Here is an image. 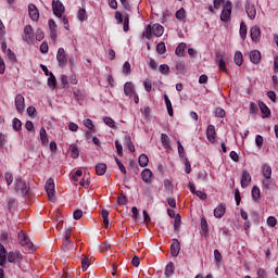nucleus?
<instances>
[{"label": "nucleus", "instance_id": "nucleus-1", "mask_svg": "<svg viewBox=\"0 0 278 278\" xmlns=\"http://www.w3.org/2000/svg\"><path fill=\"white\" fill-rule=\"evenodd\" d=\"M163 35H164V26H162L160 24H153L152 26L148 25L146 27L144 33H143V36L146 38H148V40H151L152 36H155L156 38H160Z\"/></svg>", "mask_w": 278, "mask_h": 278}, {"label": "nucleus", "instance_id": "nucleus-2", "mask_svg": "<svg viewBox=\"0 0 278 278\" xmlns=\"http://www.w3.org/2000/svg\"><path fill=\"white\" fill-rule=\"evenodd\" d=\"M15 191L17 194H21L22 197H27L29 192V184L27 181L23 180V178H16L15 179Z\"/></svg>", "mask_w": 278, "mask_h": 278}, {"label": "nucleus", "instance_id": "nucleus-3", "mask_svg": "<svg viewBox=\"0 0 278 278\" xmlns=\"http://www.w3.org/2000/svg\"><path fill=\"white\" fill-rule=\"evenodd\" d=\"M49 201L55 203V182L52 178H49L45 186Z\"/></svg>", "mask_w": 278, "mask_h": 278}, {"label": "nucleus", "instance_id": "nucleus-4", "mask_svg": "<svg viewBox=\"0 0 278 278\" xmlns=\"http://www.w3.org/2000/svg\"><path fill=\"white\" fill-rule=\"evenodd\" d=\"M56 60L61 68H65L66 64H68V54L66 53L64 48H59L56 52Z\"/></svg>", "mask_w": 278, "mask_h": 278}, {"label": "nucleus", "instance_id": "nucleus-5", "mask_svg": "<svg viewBox=\"0 0 278 278\" xmlns=\"http://www.w3.org/2000/svg\"><path fill=\"white\" fill-rule=\"evenodd\" d=\"M65 8L62 1L60 0H52V12L54 16H58V18H62V15L64 14Z\"/></svg>", "mask_w": 278, "mask_h": 278}, {"label": "nucleus", "instance_id": "nucleus-6", "mask_svg": "<svg viewBox=\"0 0 278 278\" xmlns=\"http://www.w3.org/2000/svg\"><path fill=\"white\" fill-rule=\"evenodd\" d=\"M245 12L250 21H255V17L257 16V8H255L253 2L245 3Z\"/></svg>", "mask_w": 278, "mask_h": 278}, {"label": "nucleus", "instance_id": "nucleus-7", "mask_svg": "<svg viewBox=\"0 0 278 278\" xmlns=\"http://www.w3.org/2000/svg\"><path fill=\"white\" fill-rule=\"evenodd\" d=\"M231 16V1H227L220 14V21L227 23Z\"/></svg>", "mask_w": 278, "mask_h": 278}, {"label": "nucleus", "instance_id": "nucleus-8", "mask_svg": "<svg viewBox=\"0 0 278 278\" xmlns=\"http://www.w3.org/2000/svg\"><path fill=\"white\" fill-rule=\"evenodd\" d=\"M15 108L18 114H23V112H25V97L21 93L15 96Z\"/></svg>", "mask_w": 278, "mask_h": 278}, {"label": "nucleus", "instance_id": "nucleus-9", "mask_svg": "<svg viewBox=\"0 0 278 278\" xmlns=\"http://www.w3.org/2000/svg\"><path fill=\"white\" fill-rule=\"evenodd\" d=\"M28 14L31 21L38 22L40 18V13L38 12V8H36V4L30 3L28 5Z\"/></svg>", "mask_w": 278, "mask_h": 278}, {"label": "nucleus", "instance_id": "nucleus-10", "mask_svg": "<svg viewBox=\"0 0 278 278\" xmlns=\"http://www.w3.org/2000/svg\"><path fill=\"white\" fill-rule=\"evenodd\" d=\"M206 138L211 144L216 142V127L214 125H208L206 129Z\"/></svg>", "mask_w": 278, "mask_h": 278}, {"label": "nucleus", "instance_id": "nucleus-11", "mask_svg": "<svg viewBox=\"0 0 278 278\" xmlns=\"http://www.w3.org/2000/svg\"><path fill=\"white\" fill-rule=\"evenodd\" d=\"M48 25L50 29V38L55 42V40H58V24H55V21L49 20Z\"/></svg>", "mask_w": 278, "mask_h": 278}, {"label": "nucleus", "instance_id": "nucleus-12", "mask_svg": "<svg viewBox=\"0 0 278 278\" xmlns=\"http://www.w3.org/2000/svg\"><path fill=\"white\" fill-rule=\"evenodd\" d=\"M24 40L26 42H34V28L31 25H27L24 28Z\"/></svg>", "mask_w": 278, "mask_h": 278}, {"label": "nucleus", "instance_id": "nucleus-13", "mask_svg": "<svg viewBox=\"0 0 278 278\" xmlns=\"http://www.w3.org/2000/svg\"><path fill=\"white\" fill-rule=\"evenodd\" d=\"M179 251H181V244L179 243V240L173 239V243L170 245L172 256L177 257V255H179Z\"/></svg>", "mask_w": 278, "mask_h": 278}, {"label": "nucleus", "instance_id": "nucleus-14", "mask_svg": "<svg viewBox=\"0 0 278 278\" xmlns=\"http://www.w3.org/2000/svg\"><path fill=\"white\" fill-rule=\"evenodd\" d=\"M250 36L253 42H260V36H262V30L258 28V26H253L250 29Z\"/></svg>", "mask_w": 278, "mask_h": 278}, {"label": "nucleus", "instance_id": "nucleus-15", "mask_svg": "<svg viewBox=\"0 0 278 278\" xmlns=\"http://www.w3.org/2000/svg\"><path fill=\"white\" fill-rule=\"evenodd\" d=\"M83 124L88 129L86 131V136H90V134H94V131H97V128L94 127V124L92 123V119L86 118L83 121Z\"/></svg>", "mask_w": 278, "mask_h": 278}, {"label": "nucleus", "instance_id": "nucleus-16", "mask_svg": "<svg viewBox=\"0 0 278 278\" xmlns=\"http://www.w3.org/2000/svg\"><path fill=\"white\" fill-rule=\"evenodd\" d=\"M250 184H251V174L247 170H243L241 176V187L249 188Z\"/></svg>", "mask_w": 278, "mask_h": 278}, {"label": "nucleus", "instance_id": "nucleus-17", "mask_svg": "<svg viewBox=\"0 0 278 278\" xmlns=\"http://www.w3.org/2000/svg\"><path fill=\"white\" fill-rule=\"evenodd\" d=\"M250 61L252 64H260L262 61V53L258 50H254L250 52Z\"/></svg>", "mask_w": 278, "mask_h": 278}, {"label": "nucleus", "instance_id": "nucleus-18", "mask_svg": "<svg viewBox=\"0 0 278 278\" xmlns=\"http://www.w3.org/2000/svg\"><path fill=\"white\" fill-rule=\"evenodd\" d=\"M258 108L261 110V113L263 114V118L270 117V109L268 108V105H266V103L258 101Z\"/></svg>", "mask_w": 278, "mask_h": 278}, {"label": "nucleus", "instance_id": "nucleus-19", "mask_svg": "<svg viewBox=\"0 0 278 278\" xmlns=\"http://www.w3.org/2000/svg\"><path fill=\"white\" fill-rule=\"evenodd\" d=\"M8 261V250L5 247L0 243V266H5V262Z\"/></svg>", "mask_w": 278, "mask_h": 278}, {"label": "nucleus", "instance_id": "nucleus-20", "mask_svg": "<svg viewBox=\"0 0 278 278\" xmlns=\"http://www.w3.org/2000/svg\"><path fill=\"white\" fill-rule=\"evenodd\" d=\"M227 210V206L225 204H219L215 210H214V216L215 218H223L225 216V212Z\"/></svg>", "mask_w": 278, "mask_h": 278}, {"label": "nucleus", "instance_id": "nucleus-21", "mask_svg": "<svg viewBox=\"0 0 278 278\" xmlns=\"http://www.w3.org/2000/svg\"><path fill=\"white\" fill-rule=\"evenodd\" d=\"M153 177V172L151 169L146 168L141 173V178L146 184H151V179Z\"/></svg>", "mask_w": 278, "mask_h": 278}, {"label": "nucleus", "instance_id": "nucleus-22", "mask_svg": "<svg viewBox=\"0 0 278 278\" xmlns=\"http://www.w3.org/2000/svg\"><path fill=\"white\" fill-rule=\"evenodd\" d=\"M262 174L265 179H270L273 177V168L268 164H263L262 166Z\"/></svg>", "mask_w": 278, "mask_h": 278}, {"label": "nucleus", "instance_id": "nucleus-23", "mask_svg": "<svg viewBox=\"0 0 278 278\" xmlns=\"http://www.w3.org/2000/svg\"><path fill=\"white\" fill-rule=\"evenodd\" d=\"M17 238L20 240V244L22 247H27V244H29V238L27 237V235L25 233V231L21 230L17 235Z\"/></svg>", "mask_w": 278, "mask_h": 278}, {"label": "nucleus", "instance_id": "nucleus-24", "mask_svg": "<svg viewBox=\"0 0 278 278\" xmlns=\"http://www.w3.org/2000/svg\"><path fill=\"white\" fill-rule=\"evenodd\" d=\"M68 151L73 160H77V157H79V147H77V144L75 143L71 144L68 148Z\"/></svg>", "mask_w": 278, "mask_h": 278}, {"label": "nucleus", "instance_id": "nucleus-25", "mask_svg": "<svg viewBox=\"0 0 278 278\" xmlns=\"http://www.w3.org/2000/svg\"><path fill=\"white\" fill-rule=\"evenodd\" d=\"M21 260V253L18 252H9L8 253V262L11 264H14L15 262H20Z\"/></svg>", "mask_w": 278, "mask_h": 278}, {"label": "nucleus", "instance_id": "nucleus-26", "mask_svg": "<svg viewBox=\"0 0 278 278\" xmlns=\"http://www.w3.org/2000/svg\"><path fill=\"white\" fill-rule=\"evenodd\" d=\"M40 140L43 147H49V137L47 136V130L45 127L40 129Z\"/></svg>", "mask_w": 278, "mask_h": 278}, {"label": "nucleus", "instance_id": "nucleus-27", "mask_svg": "<svg viewBox=\"0 0 278 278\" xmlns=\"http://www.w3.org/2000/svg\"><path fill=\"white\" fill-rule=\"evenodd\" d=\"M136 91H134V84L131 83H126L124 85V93L126 94V97H130L135 93Z\"/></svg>", "mask_w": 278, "mask_h": 278}, {"label": "nucleus", "instance_id": "nucleus-28", "mask_svg": "<svg viewBox=\"0 0 278 278\" xmlns=\"http://www.w3.org/2000/svg\"><path fill=\"white\" fill-rule=\"evenodd\" d=\"M262 191H260V187L254 186L252 188V199L255 201V203H260V198H261Z\"/></svg>", "mask_w": 278, "mask_h": 278}, {"label": "nucleus", "instance_id": "nucleus-29", "mask_svg": "<svg viewBox=\"0 0 278 278\" xmlns=\"http://www.w3.org/2000/svg\"><path fill=\"white\" fill-rule=\"evenodd\" d=\"M101 216H102V218H103V225H104L105 229H108V227H110V218H109V216H110V211H108V210H102V211H101Z\"/></svg>", "mask_w": 278, "mask_h": 278}, {"label": "nucleus", "instance_id": "nucleus-30", "mask_svg": "<svg viewBox=\"0 0 278 278\" xmlns=\"http://www.w3.org/2000/svg\"><path fill=\"white\" fill-rule=\"evenodd\" d=\"M165 275L167 277H173L175 275V264L173 262H169L165 267Z\"/></svg>", "mask_w": 278, "mask_h": 278}, {"label": "nucleus", "instance_id": "nucleus-31", "mask_svg": "<svg viewBox=\"0 0 278 278\" xmlns=\"http://www.w3.org/2000/svg\"><path fill=\"white\" fill-rule=\"evenodd\" d=\"M161 142L164 149H170V139L168 138V135L161 134Z\"/></svg>", "mask_w": 278, "mask_h": 278}, {"label": "nucleus", "instance_id": "nucleus-32", "mask_svg": "<svg viewBox=\"0 0 278 278\" xmlns=\"http://www.w3.org/2000/svg\"><path fill=\"white\" fill-rule=\"evenodd\" d=\"M105 170H108V165H105L104 163H100L96 166L97 175H105Z\"/></svg>", "mask_w": 278, "mask_h": 278}, {"label": "nucleus", "instance_id": "nucleus-33", "mask_svg": "<svg viewBox=\"0 0 278 278\" xmlns=\"http://www.w3.org/2000/svg\"><path fill=\"white\" fill-rule=\"evenodd\" d=\"M184 51H186V43L180 42L177 46L175 53H176V55H178V58H184Z\"/></svg>", "mask_w": 278, "mask_h": 278}, {"label": "nucleus", "instance_id": "nucleus-34", "mask_svg": "<svg viewBox=\"0 0 278 278\" xmlns=\"http://www.w3.org/2000/svg\"><path fill=\"white\" fill-rule=\"evenodd\" d=\"M263 186L267 189V190H270L273 188H275V180L274 179H270V178H265L263 181H262Z\"/></svg>", "mask_w": 278, "mask_h": 278}, {"label": "nucleus", "instance_id": "nucleus-35", "mask_svg": "<svg viewBox=\"0 0 278 278\" xmlns=\"http://www.w3.org/2000/svg\"><path fill=\"white\" fill-rule=\"evenodd\" d=\"M49 78H48V86L50 88H55L58 86V80L55 79V75L53 73H49Z\"/></svg>", "mask_w": 278, "mask_h": 278}, {"label": "nucleus", "instance_id": "nucleus-36", "mask_svg": "<svg viewBox=\"0 0 278 278\" xmlns=\"http://www.w3.org/2000/svg\"><path fill=\"white\" fill-rule=\"evenodd\" d=\"M149 164V156H147V154H141L139 156V166H141V168H144V166H148Z\"/></svg>", "mask_w": 278, "mask_h": 278}, {"label": "nucleus", "instance_id": "nucleus-37", "mask_svg": "<svg viewBox=\"0 0 278 278\" xmlns=\"http://www.w3.org/2000/svg\"><path fill=\"white\" fill-rule=\"evenodd\" d=\"M103 123L106 124L108 127H111V129H115L116 128V122H114L112 119V117H110V116L103 117Z\"/></svg>", "mask_w": 278, "mask_h": 278}, {"label": "nucleus", "instance_id": "nucleus-38", "mask_svg": "<svg viewBox=\"0 0 278 278\" xmlns=\"http://www.w3.org/2000/svg\"><path fill=\"white\" fill-rule=\"evenodd\" d=\"M243 62H244V60L242 59V52L237 51L235 53V64H237V66H242Z\"/></svg>", "mask_w": 278, "mask_h": 278}, {"label": "nucleus", "instance_id": "nucleus-39", "mask_svg": "<svg viewBox=\"0 0 278 278\" xmlns=\"http://www.w3.org/2000/svg\"><path fill=\"white\" fill-rule=\"evenodd\" d=\"M125 140H126L127 148H128L129 152L134 153L136 151V146H134V142H131V137L126 136Z\"/></svg>", "mask_w": 278, "mask_h": 278}, {"label": "nucleus", "instance_id": "nucleus-40", "mask_svg": "<svg viewBox=\"0 0 278 278\" xmlns=\"http://www.w3.org/2000/svg\"><path fill=\"white\" fill-rule=\"evenodd\" d=\"M239 34H240L242 40L247 39V24L244 22H241V24H240Z\"/></svg>", "mask_w": 278, "mask_h": 278}, {"label": "nucleus", "instance_id": "nucleus-41", "mask_svg": "<svg viewBox=\"0 0 278 278\" xmlns=\"http://www.w3.org/2000/svg\"><path fill=\"white\" fill-rule=\"evenodd\" d=\"M4 53H7V56L12 64H16V54L11 49H8Z\"/></svg>", "mask_w": 278, "mask_h": 278}, {"label": "nucleus", "instance_id": "nucleus-42", "mask_svg": "<svg viewBox=\"0 0 278 278\" xmlns=\"http://www.w3.org/2000/svg\"><path fill=\"white\" fill-rule=\"evenodd\" d=\"M159 71L162 75H170V67L167 64L160 65Z\"/></svg>", "mask_w": 278, "mask_h": 278}, {"label": "nucleus", "instance_id": "nucleus-43", "mask_svg": "<svg viewBox=\"0 0 278 278\" xmlns=\"http://www.w3.org/2000/svg\"><path fill=\"white\" fill-rule=\"evenodd\" d=\"M80 186H83V188H86V186L90 185V174H85L83 179L79 182Z\"/></svg>", "mask_w": 278, "mask_h": 278}, {"label": "nucleus", "instance_id": "nucleus-44", "mask_svg": "<svg viewBox=\"0 0 278 278\" xmlns=\"http://www.w3.org/2000/svg\"><path fill=\"white\" fill-rule=\"evenodd\" d=\"M156 52H157L160 55H164V53H166V43H164V42L157 43V46H156Z\"/></svg>", "mask_w": 278, "mask_h": 278}, {"label": "nucleus", "instance_id": "nucleus-45", "mask_svg": "<svg viewBox=\"0 0 278 278\" xmlns=\"http://www.w3.org/2000/svg\"><path fill=\"white\" fill-rule=\"evenodd\" d=\"M62 249L64 251H73L75 249V243L67 241V244H66V241H63Z\"/></svg>", "mask_w": 278, "mask_h": 278}, {"label": "nucleus", "instance_id": "nucleus-46", "mask_svg": "<svg viewBox=\"0 0 278 278\" xmlns=\"http://www.w3.org/2000/svg\"><path fill=\"white\" fill-rule=\"evenodd\" d=\"M71 233H73V228H67L65 231V235L63 237V242H65V245L68 244V241H71Z\"/></svg>", "mask_w": 278, "mask_h": 278}, {"label": "nucleus", "instance_id": "nucleus-47", "mask_svg": "<svg viewBox=\"0 0 278 278\" xmlns=\"http://www.w3.org/2000/svg\"><path fill=\"white\" fill-rule=\"evenodd\" d=\"M23 127V123L18 118L13 119V129L15 131H21V128Z\"/></svg>", "mask_w": 278, "mask_h": 278}, {"label": "nucleus", "instance_id": "nucleus-48", "mask_svg": "<svg viewBox=\"0 0 278 278\" xmlns=\"http://www.w3.org/2000/svg\"><path fill=\"white\" fill-rule=\"evenodd\" d=\"M176 18H178V21H184V18H186V10L184 8L176 12Z\"/></svg>", "mask_w": 278, "mask_h": 278}, {"label": "nucleus", "instance_id": "nucleus-49", "mask_svg": "<svg viewBox=\"0 0 278 278\" xmlns=\"http://www.w3.org/2000/svg\"><path fill=\"white\" fill-rule=\"evenodd\" d=\"M124 75H131V64L129 62H125L123 65Z\"/></svg>", "mask_w": 278, "mask_h": 278}, {"label": "nucleus", "instance_id": "nucleus-50", "mask_svg": "<svg viewBox=\"0 0 278 278\" xmlns=\"http://www.w3.org/2000/svg\"><path fill=\"white\" fill-rule=\"evenodd\" d=\"M201 229L204 233H207V231H210V228L207 226V219H205V217L201 218Z\"/></svg>", "mask_w": 278, "mask_h": 278}, {"label": "nucleus", "instance_id": "nucleus-51", "mask_svg": "<svg viewBox=\"0 0 278 278\" xmlns=\"http://www.w3.org/2000/svg\"><path fill=\"white\" fill-rule=\"evenodd\" d=\"M144 89L147 92H151L153 90V84L151 83V79L147 78L143 83Z\"/></svg>", "mask_w": 278, "mask_h": 278}, {"label": "nucleus", "instance_id": "nucleus-52", "mask_svg": "<svg viewBox=\"0 0 278 278\" xmlns=\"http://www.w3.org/2000/svg\"><path fill=\"white\" fill-rule=\"evenodd\" d=\"M78 18L79 21L84 22L88 20V15L86 14V9H80L78 11Z\"/></svg>", "mask_w": 278, "mask_h": 278}, {"label": "nucleus", "instance_id": "nucleus-53", "mask_svg": "<svg viewBox=\"0 0 278 278\" xmlns=\"http://www.w3.org/2000/svg\"><path fill=\"white\" fill-rule=\"evenodd\" d=\"M90 266V260L86 256L81 260V268L83 270H88V267Z\"/></svg>", "mask_w": 278, "mask_h": 278}, {"label": "nucleus", "instance_id": "nucleus-54", "mask_svg": "<svg viewBox=\"0 0 278 278\" xmlns=\"http://www.w3.org/2000/svg\"><path fill=\"white\" fill-rule=\"evenodd\" d=\"M217 64H218L219 71H223V73H227V64L225 63V60L219 59Z\"/></svg>", "mask_w": 278, "mask_h": 278}, {"label": "nucleus", "instance_id": "nucleus-55", "mask_svg": "<svg viewBox=\"0 0 278 278\" xmlns=\"http://www.w3.org/2000/svg\"><path fill=\"white\" fill-rule=\"evenodd\" d=\"M178 144V155L179 157H186V150L184 149V146L181 144V141H177Z\"/></svg>", "mask_w": 278, "mask_h": 278}, {"label": "nucleus", "instance_id": "nucleus-56", "mask_svg": "<svg viewBox=\"0 0 278 278\" xmlns=\"http://www.w3.org/2000/svg\"><path fill=\"white\" fill-rule=\"evenodd\" d=\"M180 227H181V216L177 215L174 222L175 231H179Z\"/></svg>", "mask_w": 278, "mask_h": 278}, {"label": "nucleus", "instance_id": "nucleus-57", "mask_svg": "<svg viewBox=\"0 0 278 278\" xmlns=\"http://www.w3.org/2000/svg\"><path fill=\"white\" fill-rule=\"evenodd\" d=\"M5 177V181L8 186H12V181H14V176L12 175V173L8 172L4 174Z\"/></svg>", "mask_w": 278, "mask_h": 278}, {"label": "nucleus", "instance_id": "nucleus-58", "mask_svg": "<svg viewBox=\"0 0 278 278\" xmlns=\"http://www.w3.org/2000/svg\"><path fill=\"white\" fill-rule=\"evenodd\" d=\"M127 197L126 195H124V194H119L118 197H117V203H118V205H127Z\"/></svg>", "mask_w": 278, "mask_h": 278}, {"label": "nucleus", "instance_id": "nucleus-59", "mask_svg": "<svg viewBox=\"0 0 278 278\" xmlns=\"http://www.w3.org/2000/svg\"><path fill=\"white\" fill-rule=\"evenodd\" d=\"M267 225L269 227H276L277 226V218L275 216H269L267 218Z\"/></svg>", "mask_w": 278, "mask_h": 278}, {"label": "nucleus", "instance_id": "nucleus-60", "mask_svg": "<svg viewBox=\"0 0 278 278\" xmlns=\"http://www.w3.org/2000/svg\"><path fill=\"white\" fill-rule=\"evenodd\" d=\"M35 38L40 42V40H43L45 38V31H42V29H37Z\"/></svg>", "mask_w": 278, "mask_h": 278}, {"label": "nucleus", "instance_id": "nucleus-61", "mask_svg": "<svg viewBox=\"0 0 278 278\" xmlns=\"http://www.w3.org/2000/svg\"><path fill=\"white\" fill-rule=\"evenodd\" d=\"M215 116H217L218 118H225V110H223L222 108H217L215 110Z\"/></svg>", "mask_w": 278, "mask_h": 278}, {"label": "nucleus", "instance_id": "nucleus-62", "mask_svg": "<svg viewBox=\"0 0 278 278\" xmlns=\"http://www.w3.org/2000/svg\"><path fill=\"white\" fill-rule=\"evenodd\" d=\"M61 84H62L63 88H68V76L61 75Z\"/></svg>", "mask_w": 278, "mask_h": 278}, {"label": "nucleus", "instance_id": "nucleus-63", "mask_svg": "<svg viewBox=\"0 0 278 278\" xmlns=\"http://www.w3.org/2000/svg\"><path fill=\"white\" fill-rule=\"evenodd\" d=\"M115 149L117 151V154L123 155V144H121L118 140L115 141Z\"/></svg>", "mask_w": 278, "mask_h": 278}, {"label": "nucleus", "instance_id": "nucleus-64", "mask_svg": "<svg viewBox=\"0 0 278 278\" xmlns=\"http://www.w3.org/2000/svg\"><path fill=\"white\" fill-rule=\"evenodd\" d=\"M124 31H129V15L124 17Z\"/></svg>", "mask_w": 278, "mask_h": 278}]
</instances>
